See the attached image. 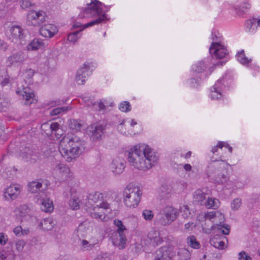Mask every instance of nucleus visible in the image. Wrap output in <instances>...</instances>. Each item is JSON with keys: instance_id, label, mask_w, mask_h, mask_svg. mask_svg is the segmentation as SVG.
Masks as SVG:
<instances>
[{"instance_id": "nucleus-1", "label": "nucleus", "mask_w": 260, "mask_h": 260, "mask_svg": "<svg viewBox=\"0 0 260 260\" xmlns=\"http://www.w3.org/2000/svg\"><path fill=\"white\" fill-rule=\"evenodd\" d=\"M158 158V154L145 144L133 147L128 152V162L134 168L145 171L154 166Z\"/></svg>"}, {"instance_id": "nucleus-2", "label": "nucleus", "mask_w": 260, "mask_h": 260, "mask_svg": "<svg viewBox=\"0 0 260 260\" xmlns=\"http://www.w3.org/2000/svg\"><path fill=\"white\" fill-rule=\"evenodd\" d=\"M102 5V3L98 0H94L91 1L89 4H87V7L86 8H82L79 17L81 18L84 17L96 18L84 25H82L80 22H76L73 24V28H77L81 27V28L78 30L81 33L83 30L86 28L105 22L107 19V17L105 13L103 11Z\"/></svg>"}, {"instance_id": "nucleus-3", "label": "nucleus", "mask_w": 260, "mask_h": 260, "mask_svg": "<svg viewBox=\"0 0 260 260\" xmlns=\"http://www.w3.org/2000/svg\"><path fill=\"white\" fill-rule=\"evenodd\" d=\"M62 142H67L69 148H62L60 150V153L62 156H68V158L76 157L84 150L85 142L76 136L72 137L65 136Z\"/></svg>"}, {"instance_id": "nucleus-4", "label": "nucleus", "mask_w": 260, "mask_h": 260, "mask_svg": "<svg viewBox=\"0 0 260 260\" xmlns=\"http://www.w3.org/2000/svg\"><path fill=\"white\" fill-rule=\"evenodd\" d=\"M142 190L138 186L133 184L127 185L123 191V201L128 208H134L138 206L141 200Z\"/></svg>"}, {"instance_id": "nucleus-5", "label": "nucleus", "mask_w": 260, "mask_h": 260, "mask_svg": "<svg viewBox=\"0 0 260 260\" xmlns=\"http://www.w3.org/2000/svg\"><path fill=\"white\" fill-rule=\"evenodd\" d=\"M178 215L177 209L172 206H166L156 215L155 222L163 226L168 225L176 219Z\"/></svg>"}, {"instance_id": "nucleus-6", "label": "nucleus", "mask_w": 260, "mask_h": 260, "mask_svg": "<svg viewBox=\"0 0 260 260\" xmlns=\"http://www.w3.org/2000/svg\"><path fill=\"white\" fill-rule=\"evenodd\" d=\"M224 221V215L221 213L216 212L215 220L212 221V223H215L211 226V228H207L205 225H202L203 232L207 234H210L211 233L212 230H217V232L221 233L222 235H229L230 226L228 224H222Z\"/></svg>"}, {"instance_id": "nucleus-7", "label": "nucleus", "mask_w": 260, "mask_h": 260, "mask_svg": "<svg viewBox=\"0 0 260 260\" xmlns=\"http://www.w3.org/2000/svg\"><path fill=\"white\" fill-rule=\"evenodd\" d=\"M211 39L213 42L209 48L210 54H213L217 58L219 59L226 58L228 56L229 52L226 47L221 44V38L212 32Z\"/></svg>"}, {"instance_id": "nucleus-8", "label": "nucleus", "mask_w": 260, "mask_h": 260, "mask_svg": "<svg viewBox=\"0 0 260 260\" xmlns=\"http://www.w3.org/2000/svg\"><path fill=\"white\" fill-rule=\"evenodd\" d=\"M46 18V13L43 11H31L27 16V22L28 25L40 26Z\"/></svg>"}, {"instance_id": "nucleus-9", "label": "nucleus", "mask_w": 260, "mask_h": 260, "mask_svg": "<svg viewBox=\"0 0 260 260\" xmlns=\"http://www.w3.org/2000/svg\"><path fill=\"white\" fill-rule=\"evenodd\" d=\"M7 36L12 42L17 43L25 37L24 29L19 25H12L7 32Z\"/></svg>"}, {"instance_id": "nucleus-10", "label": "nucleus", "mask_w": 260, "mask_h": 260, "mask_svg": "<svg viewBox=\"0 0 260 260\" xmlns=\"http://www.w3.org/2000/svg\"><path fill=\"white\" fill-rule=\"evenodd\" d=\"M105 126L100 123H93L87 127V133L93 141L99 140L104 135Z\"/></svg>"}, {"instance_id": "nucleus-11", "label": "nucleus", "mask_w": 260, "mask_h": 260, "mask_svg": "<svg viewBox=\"0 0 260 260\" xmlns=\"http://www.w3.org/2000/svg\"><path fill=\"white\" fill-rule=\"evenodd\" d=\"M53 169L62 180L71 179L73 176V173L70 168L59 162H57L53 165Z\"/></svg>"}, {"instance_id": "nucleus-12", "label": "nucleus", "mask_w": 260, "mask_h": 260, "mask_svg": "<svg viewBox=\"0 0 260 260\" xmlns=\"http://www.w3.org/2000/svg\"><path fill=\"white\" fill-rule=\"evenodd\" d=\"M90 64L88 62H86L78 70L76 76V81L78 84H84L85 81L91 74V71H90Z\"/></svg>"}, {"instance_id": "nucleus-13", "label": "nucleus", "mask_w": 260, "mask_h": 260, "mask_svg": "<svg viewBox=\"0 0 260 260\" xmlns=\"http://www.w3.org/2000/svg\"><path fill=\"white\" fill-rule=\"evenodd\" d=\"M215 234L210 238V244L219 249H224L225 247V241H228L227 238L220 235L221 233L217 232V230H212Z\"/></svg>"}, {"instance_id": "nucleus-14", "label": "nucleus", "mask_w": 260, "mask_h": 260, "mask_svg": "<svg viewBox=\"0 0 260 260\" xmlns=\"http://www.w3.org/2000/svg\"><path fill=\"white\" fill-rule=\"evenodd\" d=\"M26 57L24 53L22 51H18L9 56L6 60L8 67L18 65L23 63Z\"/></svg>"}, {"instance_id": "nucleus-15", "label": "nucleus", "mask_w": 260, "mask_h": 260, "mask_svg": "<svg viewBox=\"0 0 260 260\" xmlns=\"http://www.w3.org/2000/svg\"><path fill=\"white\" fill-rule=\"evenodd\" d=\"M125 160L121 157H117L113 159L110 168L114 175L121 174L125 168Z\"/></svg>"}, {"instance_id": "nucleus-16", "label": "nucleus", "mask_w": 260, "mask_h": 260, "mask_svg": "<svg viewBox=\"0 0 260 260\" xmlns=\"http://www.w3.org/2000/svg\"><path fill=\"white\" fill-rule=\"evenodd\" d=\"M173 255V252L169 248L163 247L156 251L154 260H171Z\"/></svg>"}, {"instance_id": "nucleus-17", "label": "nucleus", "mask_w": 260, "mask_h": 260, "mask_svg": "<svg viewBox=\"0 0 260 260\" xmlns=\"http://www.w3.org/2000/svg\"><path fill=\"white\" fill-rule=\"evenodd\" d=\"M16 93L22 95L23 99L25 100L26 105H30L35 100L34 91L29 87H24L22 90H17Z\"/></svg>"}, {"instance_id": "nucleus-18", "label": "nucleus", "mask_w": 260, "mask_h": 260, "mask_svg": "<svg viewBox=\"0 0 260 260\" xmlns=\"http://www.w3.org/2000/svg\"><path fill=\"white\" fill-rule=\"evenodd\" d=\"M58 31L56 26L52 24H44L40 28V34L46 38L53 37Z\"/></svg>"}, {"instance_id": "nucleus-19", "label": "nucleus", "mask_w": 260, "mask_h": 260, "mask_svg": "<svg viewBox=\"0 0 260 260\" xmlns=\"http://www.w3.org/2000/svg\"><path fill=\"white\" fill-rule=\"evenodd\" d=\"M20 188L17 184L11 185L8 187L4 192V197L7 200L15 199L20 194Z\"/></svg>"}, {"instance_id": "nucleus-20", "label": "nucleus", "mask_w": 260, "mask_h": 260, "mask_svg": "<svg viewBox=\"0 0 260 260\" xmlns=\"http://www.w3.org/2000/svg\"><path fill=\"white\" fill-rule=\"evenodd\" d=\"M109 208V204L107 202L103 201L99 205H96L92 208L94 212L91 213V217L97 219L103 220L105 218V213L102 212H99L98 210L100 209H108Z\"/></svg>"}, {"instance_id": "nucleus-21", "label": "nucleus", "mask_w": 260, "mask_h": 260, "mask_svg": "<svg viewBox=\"0 0 260 260\" xmlns=\"http://www.w3.org/2000/svg\"><path fill=\"white\" fill-rule=\"evenodd\" d=\"M112 244L119 249H122L125 247L126 238L124 234L114 233L111 237Z\"/></svg>"}, {"instance_id": "nucleus-22", "label": "nucleus", "mask_w": 260, "mask_h": 260, "mask_svg": "<svg viewBox=\"0 0 260 260\" xmlns=\"http://www.w3.org/2000/svg\"><path fill=\"white\" fill-rule=\"evenodd\" d=\"M103 194L98 191L90 193L87 197L88 202L86 203V206L88 208L94 207L93 204L102 202L103 200Z\"/></svg>"}, {"instance_id": "nucleus-23", "label": "nucleus", "mask_w": 260, "mask_h": 260, "mask_svg": "<svg viewBox=\"0 0 260 260\" xmlns=\"http://www.w3.org/2000/svg\"><path fill=\"white\" fill-rule=\"evenodd\" d=\"M223 79L218 80L214 86L211 88L210 96L212 99L218 100L222 96L221 90L223 84Z\"/></svg>"}, {"instance_id": "nucleus-24", "label": "nucleus", "mask_w": 260, "mask_h": 260, "mask_svg": "<svg viewBox=\"0 0 260 260\" xmlns=\"http://www.w3.org/2000/svg\"><path fill=\"white\" fill-rule=\"evenodd\" d=\"M22 157L25 161L34 164L38 159V155L34 150L28 148L23 152Z\"/></svg>"}, {"instance_id": "nucleus-25", "label": "nucleus", "mask_w": 260, "mask_h": 260, "mask_svg": "<svg viewBox=\"0 0 260 260\" xmlns=\"http://www.w3.org/2000/svg\"><path fill=\"white\" fill-rule=\"evenodd\" d=\"M15 212L17 217H19L22 221L31 217L30 209L26 205H22L18 207Z\"/></svg>"}, {"instance_id": "nucleus-26", "label": "nucleus", "mask_w": 260, "mask_h": 260, "mask_svg": "<svg viewBox=\"0 0 260 260\" xmlns=\"http://www.w3.org/2000/svg\"><path fill=\"white\" fill-rule=\"evenodd\" d=\"M147 237L150 241V243L153 246H157L163 242V239L160 237L159 232L155 230L150 231L148 233Z\"/></svg>"}, {"instance_id": "nucleus-27", "label": "nucleus", "mask_w": 260, "mask_h": 260, "mask_svg": "<svg viewBox=\"0 0 260 260\" xmlns=\"http://www.w3.org/2000/svg\"><path fill=\"white\" fill-rule=\"evenodd\" d=\"M158 193L162 199H168L171 197L172 188L170 185L162 184L159 188Z\"/></svg>"}, {"instance_id": "nucleus-28", "label": "nucleus", "mask_w": 260, "mask_h": 260, "mask_svg": "<svg viewBox=\"0 0 260 260\" xmlns=\"http://www.w3.org/2000/svg\"><path fill=\"white\" fill-rule=\"evenodd\" d=\"M44 47L43 41L39 39H34L27 46L28 51H36Z\"/></svg>"}, {"instance_id": "nucleus-29", "label": "nucleus", "mask_w": 260, "mask_h": 260, "mask_svg": "<svg viewBox=\"0 0 260 260\" xmlns=\"http://www.w3.org/2000/svg\"><path fill=\"white\" fill-rule=\"evenodd\" d=\"M56 222L51 218H47L43 219L39 224L40 228L46 231L51 230L55 225Z\"/></svg>"}, {"instance_id": "nucleus-30", "label": "nucleus", "mask_w": 260, "mask_h": 260, "mask_svg": "<svg viewBox=\"0 0 260 260\" xmlns=\"http://www.w3.org/2000/svg\"><path fill=\"white\" fill-rule=\"evenodd\" d=\"M42 187L41 180L34 181L28 184V190L31 193H37L41 190Z\"/></svg>"}, {"instance_id": "nucleus-31", "label": "nucleus", "mask_w": 260, "mask_h": 260, "mask_svg": "<svg viewBox=\"0 0 260 260\" xmlns=\"http://www.w3.org/2000/svg\"><path fill=\"white\" fill-rule=\"evenodd\" d=\"M225 173V170H224L222 168L217 167L216 177H215L213 180L218 184L222 183L226 180V177Z\"/></svg>"}, {"instance_id": "nucleus-32", "label": "nucleus", "mask_w": 260, "mask_h": 260, "mask_svg": "<svg viewBox=\"0 0 260 260\" xmlns=\"http://www.w3.org/2000/svg\"><path fill=\"white\" fill-rule=\"evenodd\" d=\"M54 208L53 202L49 199H43L41 205L42 211L45 212H51Z\"/></svg>"}, {"instance_id": "nucleus-33", "label": "nucleus", "mask_w": 260, "mask_h": 260, "mask_svg": "<svg viewBox=\"0 0 260 260\" xmlns=\"http://www.w3.org/2000/svg\"><path fill=\"white\" fill-rule=\"evenodd\" d=\"M194 201L201 205H204L205 199L206 194L201 190H197L193 196Z\"/></svg>"}, {"instance_id": "nucleus-34", "label": "nucleus", "mask_w": 260, "mask_h": 260, "mask_svg": "<svg viewBox=\"0 0 260 260\" xmlns=\"http://www.w3.org/2000/svg\"><path fill=\"white\" fill-rule=\"evenodd\" d=\"M204 205L207 208L217 209L220 206V202L218 200L212 198H208L207 201H205Z\"/></svg>"}, {"instance_id": "nucleus-35", "label": "nucleus", "mask_w": 260, "mask_h": 260, "mask_svg": "<svg viewBox=\"0 0 260 260\" xmlns=\"http://www.w3.org/2000/svg\"><path fill=\"white\" fill-rule=\"evenodd\" d=\"M186 242L188 246L194 249H199L200 247V244L197 241L196 238L193 236H189L186 239Z\"/></svg>"}, {"instance_id": "nucleus-36", "label": "nucleus", "mask_w": 260, "mask_h": 260, "mask_svg": "<svg viewBox=\"0 0 260 260\" xmlns=\"http://www.w3.org/2000/svg\"><path fill=\"white\" fill-rule=\"evenodd\" d=\"M251 5L247 2H243L235 8L237 14L240 15L243 14L246 10L250 9Z\"/></svg>"}, {"instance_id": "nucleus-37", "label": "nucleus", "mask_w": 260, "mask_h": 260, "mask_svg": "<svg viewBox=\"0 0 260 260\" xmlns=\"http://www.w3.org/2000/svg\"><path fill=\"white\" fill-rule=\"evenodd\" d=\"M34 73V71L30 69L26 70L23 74L24 81L29 84L32 83Z\"/></svg>"}, {"instance_id": "nucleus-38", "label": "nucleus", "mask_w": 260, "mask_h": 260, "mask_svg": "<svg viewBox=\"0 0 260 260\" xmlns=\"http://www.w3.org/2000/svg\"><path fill=\"white\" fill-rule=\"evenodd\" d=\"M207 64L203 61H201L192 67V70L193 72L198 73L204 72L206 69Z\"/></svg>"}, {"instance_id": "nucleus-39", "label": "nucleus", "mask_w": 260, "mask_h": 260, "mask_svg": "<svg viewBox=\"0 0 260 260\" xmlns=\"http://www.w3.org/2000/svg\"><path fill=\"white\" fill-rule=\"evenodd\" d=\"M70 109L71 108L69 106L58 107L50 111V114L51 116H56L66 113L68 111L70 110Z\"/></svg>"}, {"instance_id": "nucleus-40", "label": "nucleus", "mask_w": 260, "mask_h": 260, "mask_svg": "<svg viewBox=\"0 0 260 260\" xmlns=\"http://www.w3.org/2000/svg\"><path fill=\"white\" fill-rule=\"evenodd\" d=\"M80 204L81 200L76 196L72 197L69 201V206L73 210L79 209Z\"/></svg>"}, {"instance_id": "nucleus-41", "label": "nucleus", "mask_w": 260, "mask_h": 260, "mask_svg": "<svg viewBox=\"0 0 260 260\" xmlns=\"http://www.w3.org/2000/svg\"><path fill=\"white\" fill-rule=\"evenodd\" d=\"M237 60L242 64L246 65L248 64L250 61L251 59H248L245 55L244 51L243 50L239 52L236 55Z\"/></svg>"}, {"instance_id": "nucleus-42", "label": "nucleus", "mask_w": 260, "mask_h": 260, "mask_svg": "<svg viewBox=\"0 0 260 260\" xmlns=\"http://www.w3.org/2000/svg\"><path fill=\"white\" fill-rule=\"evenodd\" d=\"M217 169V167L214 165H211L208 166L206 170L208 177L213 180L215 177H216Z\"/></svg>"}, {"instance_id": "nucleus-43", "label": "nucleus", "mask_w": 260, "mask_h": 260, "mask_svg": "<svg viewBox=\"0 0 260 260\" xmlns=\"http://www.w3.org/2000/svg\"><path fill=\"white\" fill-rule=\"evenodd\" d=\"M14 8H9V5L6 2L0 3V16L6 14L7 12H13Z\"/></svg>"}, {"instance_id": "nucleus-44", "label": "nucleus", "mask_w": 260, "mask_h": 260, "mask_svg": "<svg viewBox=\"0 0 260 260\" xmlns=\"http://www.w3.org/2000/svg\"><path fill=\"white\" fill-rule=\"evenodd\" d=\"M81 36V34L80 31H75L69 35L68 40L71 42L75 43Z\"/></svg>"}, {"instance_id": "nucleus-45", "label": "nucleus", "mask_w": 260, "mask_h": 260, "mask_svg": "<svg viewBox=\"0 0 260 260\" xmlns=\"http://www.w3.org/2000/svg\"><path fill=\"white\" fill-rule=\"evenodd\" d=\"M114 224L117 228L116 233H118L119 234H124V232L126 230V228L121 220L115 219L114 220Z\"/></svg>"}, {"instance_id": "nucleus-46", "label": "nucleus", "mask_w": 260, "mask_h": 260, "mask_svg": "<svg viewBox=\"0 0 260 260\" xmlns=\"http://www.w3.org/2000/svg\"><path fill=\"white\" fill-rule=\"evenodd\" d=\"M178 255L180 260H188L190 256L189 251L186 249H180L178 251Z\"/></svg>"}, {"instance_id": "nucleus-47", "label": "nucleus", "mask_w": 260, "mask_h": 260, "mask_svg": "<svg viewBox=\"0 0 260 260\" xmlns=\"http://www.w3.org/2000/svg\"><path fill=\"white\" fill-rule=\"evenodd\" d=\"M19 4L20 7L23 10H26L34 5L31 0H19Z\"/></svg>"}, {"instance_id": "nucleus-48", "label": "nucleus", "mask_w": 260, "mask_h": 260, "mask_svg": "<svg viewBox=\"0 0 260 260\" xmlns=\"http://www.w3.org/2000/svg\"><path fill=\"white\" fill-rule=\"evenodd\" d=\"M142 216L146 221H151L154 217L152 211L149 209H145L142 212Z\"/></svg>"}, {"instance_id": "nucleus-49", "label": "nucleus", "mask_w": 260, "mask_h": 260, "mask_svg": "<svg viewBox=\"0 0 260 260\" xmlns=\"http://www.w3.org/2000/svg\"><path fill=\"white\" fill-rule=\"evenodd\" d=\"M71 129L75 131H80L82 127V124L77 120H72L70 124Z\"/></svg>"}, {"instance_id": "nucleus-50", "label": "nucleus", "mask_w": 260, "mask_h": 260, "mask_svg": "<svg viewBox=\"0 0 260 260\" xmlns=\"http://www.w3.org/2000/svg\"><path fill=\"white\" fill-rule=\"evenodd\" d=\"M26 243L24 240L18 239L15 242V246L16 250L18 252H21L25 245Z\"/></svg>"}, {"instance_id": "nucleus-51", "label": "nucleus", "mask_w": 260, "mask_h": 260, "mask_svg": "<svg viewBox=\"0 0 260 260\" xmlns=\"http://www.w3.org/2000/svg\"><path fill=\"white\" fill-rule=\"evenodd\" d=\"M119 110L124 112H127L131 111V108L129 103L126 101H124L120 103L119 106Z\"/></svg>"}, {"instance_id": "nucleus-52", "label": "nucleus", "mask_w": 260, "mask_h": 260, "mask_svg": "<svg viewBox=\"0 0 260 260\" xmlns=\"http://www.w3.org/2000/svg\"><path fill=\"white\" fill-rule=\"evenodd\" d=\"M49 127L51 129V135L52 136L56 135L57 132H62V130L59 128V124L57 122L52 123L50 125Z\"/></svg>"}, {"instance_id": "nucleus-53", "label": "nucleus", "mask_w": 260, "mask_h": 260, "mask_svg": "<svg viewBox=\"0 0 260 260\" xmlns=\"http://www.w3.org/2000/svg\"><path fill=\"white\" fill-rule=\"evenodd\" d=\"M242 204V200L240 198L234 199L231 203V208L235 210H238Z\"/></svg>"}, {"instance_id": "nucleus-54", "label": "nucleus", "mask_w": 260, "mask_h": 260, "mask_svg": "<svg viewBox=\"0 0 260 260\" xmlns=\"http://www.w3.org/2000/svg\"><path fill=\"white\" fill-rule=\"evenodd\" d=\"M182 216L184 218H188L190 215L189 208L187 205L183 206L180 209Z\"/></svg>"}, {"instance_id": "nucleus-55", "label": "nucleus", "mask_w": 260, "mask_h": 260, "mask_svg": "<svg viewBox=\"0 0 260 260\" xmlns=\"http://www.w3.org/2000/svg\"><path fill=\"white\" fill-rule=\"evenodd\" d=\"M216 217V212H209L205 213L204 215V218L206 220H208L212 222L213 220H215Z\"/></svg>"}, {"instance_id": "nucleus-56", "label": "nucleus", "mask_w": 260, "mask_h": 260, "mask_svg": "<svg viewBox=\"0 0 260 260\" xmlns=\"http://www.w3.org/2000/svg\"><path fill=\"white\" fill-rule=\"evenodd\" d=\"M238 260H252V258L246 252L242 251L239 253Z\"/></svg>"}, {"instance_id": "nucleus-57", "label": "nucleus", "mask_w": 260, "mask_h": 260, "mask_svg": "<svg viewBox=\"0 0 260 260\" xmlns=\"http://www.w3.org/2000/svg\"><path fill=\"white\" fill-rule=\"evenodd\" d=\"M87 105L88 106H92L93 107H94V106L98 105L99 110H103L105 109V106L104 104L102 102H100L99 103H92V102L90 101V102H88V103L87 104Z\"/></svg>"}, {"instance_id": "nucleus-58", "label": "nucleus", "mask_w": 260, "mask_h": 260, "mask_svg": "<svg viewBox=\"0 0 260 260\" xmlns=\"http://www.w3.org/2000/svg\"><path fill=\"white\" fill-rule=\"evenodd\" d=\"M8 241V236L4 233H0V245H5Z\"/></svg>"}, {"instance_id": "nucleus-59", "label": "nucleus", "mask_w": 260, "mask_h": 260, "mask_svg": "<svg viewBox=\"0 0 260 260\" xmlns=\"http://www.w3.org/2000/svg\"><path fill=\"white\" fill-rule=\"evenodd\" d=\"M217 146L219 147V148H220V149H222V147H225L228 149L230 153H232V147H231L226 142H219L217 144Z\"/></svg>"}, {"instance_id": "nucleus-60", "label": "nucleus", "mask_w": 260, "mask_h": 260, "mask_svg": "<svg viewBox=\"0 0 260 260\" xmlns=\"http://www.w3.org/2000/svg\"><path fill=\"white\" fill-rule=\"evenodd\" d=\"M94 260H110V258L108 253H102L99 254Z\"/></svg>"}, {"instance_id": "nucleus-61", "label": "nucleus", "mask_w": 260, "mask_h": 260, "mask_svg": "<svg viewBox=\"0 0 260 260\" xmlns=\"http://www.w3.org/2000/svg\"><path fill=\"white\" fill-rule=\"evenodd\" d=\"M22 228L21 226H17L13 229V231L14 234L18 237H22Z\"/></svg>"}, {"instance_id": "nucleus-62", "label": "nucleus", "mask_w": 260, "mask_h": 260, "mask_svg": "<svg viewBox=\"0 0 260 260\" xmlns=\"http://www.w3.org/2000/svg\"><path fill=\"white\" fill-rule=\"evenodd\" d=\"M189 84L191 87H196L199 84V81L194 78H191L189 81Z\"/></svg>"}, {"instance_id": "nucleus-63", "label": "nucleus", "mask_w": 260, "mask_h": 260, "mask_svg": "<svg viewBox=\"0 0 260 260\" xmlns=\"http://www.w3.org/2000/svg\"><path fill=\"white\" fill-rule=\"evenodd\" d=\"M7 48V44L4 41L0 39V50L2 51H6Z\"/></svg>"}, {"instance_id": "nucleus-64", "label": "nucleus", "mask_w": 260, "mask_h": 260, "mask_svg": "<svg viewBox=\"0 0 260 260\" xmlns=\"http://www.w3.org/2000/svg\"><path fill=\"white\" fill-rule=\"evenodd\" d=\"M185 229L187 231H189L192 230L194 226L195 225L194 224L193 222H189L187 223H185L184 225Z\"/></svg>"}]
</instances>
